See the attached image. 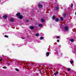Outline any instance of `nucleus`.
Returning a JSON list of instances; mask_svg holds the SVG:
<instances>
[{
	"label": "nucleus",
	"instance_id": "obj_1",
	"mask_svg": "<svg viewBox=\"0 0 76 76\" xmlns=\"http://www.w3.org/2000/svg\"><path fill=\"white\" fill-rule=\"evenodd\" d=\"M17 16H18L19 19H23V16L21 15L19 13H18L17 14Z\"/></svg>",
	"mask_w": 76,
	"mask_h": 76
},
{
	"label": "nucleus",
	"instance_id": "obj_2",
	"mask_svg": "<svg viewBox=\"0 0 76 76\" xmlns=\"http://www.w3.org/2000/svg\"><path fill=\"white\" fill-rule=\"evenodd\" d=\"M69 29V27L68 26H66L65 27V31H68Z\"/></svg>",
	"mask_w": 76,
	"mask_h": 76
},
{
	"label": "nucleus",
	"instance_id": "obj_3",
	"mask_svg": "<svg viewBox=\"0 0 76 76\" xmlns=\"http://www.w3.org/2000/svg\"><path fill=\"white\" fill-rule=\"evenodd\" d=\"M3 19H7V16L6 15H4L3 16Z\"/></svg>",
	"mask_w": 76,
	"mask_h": 76
},
{
	"label": "nucleus",
	"instance_id": "obj_4",
	"mask_svg": "<svg viewBox=\"0 0 76 76\" xmlns=\"http://www.w3.org/2000/svg\"><path fill=\"white\" fill-rule=\"evenodd\" d=\"M38 6L39 7V8H41L42 7V5L41 4H39Z\"/></svg>",
	"mask_w": 76,
	"mask_h": 76
},
{
	"label": "nucleus",
	"instance_id": "obj_5",
	"mask_svg": "<svg viewBox=\"0 0 76 76\" xmlns=\"http://www.w3.org/2000/svg\"><path fill=\"white\" fill-rule=\"evenodd\" d=\"M30 28L31 29H34V26H31Z\"/></svg>",
	"mask_w": 76,
	"mask_h": 76
},
{
	"label": "nucleus",
	"instance_id": "obj_6",
	"mask_svg": "<svg viewBox=\"0 0 76 76\" xmlns=\"http://www.w3.org/2000/svg\"><path fill=\"white\" fill-rule=\"evenodd\" d=\"M58 73V72H57L55 73L54 74V75H55V76H57Z\"/></svg>",
	"mask_w": 76,
	"mask_h": 76
},
{
	"label": "nucleus",
	"instance_id": "obj_7",
	"mask_svg": "<svg viewBox=\"0 0 76 76\" xmlns=\"http://www.w3.org/2000/svg\"><path fill=\"white\" fill-rule=\"evenodd\" d=\"M47 57H48L50 55V53L49 52H47L46 53Z\"/></svg>",
	"mask_w": 76,
	"mask_h": 76
},
{
	"label": "nucleus",
	"instance_id": "obj_8",
	"mask_svg": "<svg viewBox=\"0 0 76 76\" xmlns=\"http://www.w3.org/2000/svg\"><path fill=\"white\" fill-rule=\"evenodd\" d=\"M10 22H14V19L13 18L11 19Z\"/></svg>",
	"mask_w": 76,
	"mask_h": 76
},
{
	"label": "nucleus",
	"instance_id": "obj_9",
	"mask_svg": "<svg viewBox=\"0 0 76 76\" xmlns=\"http://www.w3.org/2000/svg\"><path fill=\"white\" fill-rule=\"evenodd\" d=\"M70 62L71 64H72V63H73V60L71 59L70 61Z\"/></svg>",
	"mask_w": 76,
	"mask_h": 76
},
{
	"label": "nucleus",
	"instance_id": "obj_10",
	"mask_svg": "<svg viewBox=\"0 0 76 76\" xmlns=\"http://www.w3.org/2000/svg\"><path fill=\"white\" fill-rule=\"evenodd\" d=\"M41 21L42 22H45V20H44V19L42 18L41 19Z\"/></svg>",
	"mask_w": 76,
	"mask_h": 76
},
{
	"label": "nucleus",
	"instance_id": "obj_11",
	"mask_svg": "<svg viewBox=\"0 0 76 76\" xmlns=\"http://www.w3.org/2000/svg\"><path fill=\"white\" fill-rule=\"evenodd\" d=\"M59 20V19L58 18H56V22H58Z\"/></svg>",
	"mask_w": 76,
	"mask_h": 76
},
{
	"label": "nucleus",
	"instance_id": "obj_12",
	"mask_svg": "<svg viewBox=\"0 0 76 76\" xmlns=\"http://www.w3.org/2000/svg\"><path fill=\"white\" fill-rule=\"evenodd\" d=\"M70 41L72 42H74V39H71L70 40Z\"/></svg>",
	"mask_w": 76,
	"mask_h": 76
},
{
	"label": "nucleus",
	"instance_id": "obj_13",
	"mask_svg": "<svg viewBox=\"0 0 76 76\" xmlns=\"http://www.w3.org/2000/svg\"><path fill=\"white\" fill-rule=\"evenodd\" d=\"M39 34H36L35 35L36 37H38L39 35Z\"/></svg>",
	"mask_w": 76,
	"mask_h": 76
},
{
	"label": "nucleus",
	"instance_id": "obj_14",
	"mask_svg": "<svg viewBox=\"0 0 76 76\" xmlns=\"http://www.w3.org/2000/svg\"><path fill=\"white\" fill-rule=\"evenodd\" d=\"M39 27H41L42 26V24H40L39 25Z\"/></svg>",
	"mask_w": 76,
	"mask_h": 76
},
{
	"label": "nucleus",
	"instance_id": "obj_15",
	"mask_svg": "<svg viewBox=\"0 0 76 76\" xmlns=\"http://www.w3.org/2000/svg\"><path fill=\"white\" fill-rule=\"evenodd\" d=\"M56 18V16H54L53 17V19H55V18Z\"/></svg>",
	"mask_w": 76,
	"mask_h": 76
},
{
	"label": "nucleus",
	"instance_id": "obj_16",
	"mask_svg": "<svg viewBox=\"0 0 76 76\" xmlns=\"http://www.w3.org/2000/svg\"><path fill=\"white\" fill-rule=\"evenodd\" d=\"M43 38L42 37H40V39H41V40H42V39H43Z\"/></svg>",
	"mask_w": 76,
	"mask_h": 76
},
{
	"label": "nucleus",
	"instance_id": "obj_17",
	"mask_svg": "<svg viewBox=\"0 0 76 76\" xmlns=\"http://www.w3.org/2000/svg\"><path fill=\"white\" fill-rule=\"evenodd\" d=\"M61 19L62 21H63V17L61 18Z\"/></svg>",
	"mask_w": 76,
	"mask_h": 76
},
{
	"label": "nucleus",
	"instance_id": "obj_18",
	"mask_svg": "<svg viewBox=\"0 0 76 76\" xmlns=\"http://www.w3.org/2000/svg\"><path fill=\"white\" fill-rule=\"evenodd\" d=\"M56 10H58V7H56Z\"/></svg>",
	"mask_w": 76,
	"mask_h": 76
},
{
	"label": "nucleus",
	"instance_id": "obj_19",
	"mask_svg": "<svg viewBox=\"0 0 76 76\" xmlns=\"http://www.w3.org/2000/svg\"><path fill=\"white\" fill-rule=\"evenodd\" d=\"M67 70L68 71H70V68H68L67 69Z\"/></svg>",
	"mask_w": 76,
	"mask_h": 76
},
{
	"label": "nucleus",
	"instance_id": "obj_20",
	"mask_svg": "<svg viewBox=\"0 0 76 76\" xmlns=\"http://www.w3.org/2000/svg\"><path fill=\"white\" fill-rule=\"evenodd\" d=\"M5 37H6V38H8V36H7L6 35H5Z\"/></svg>",
	"mask_w": 76,
	"mask_h": 76
},
{
	"label": "nucleus",
	"instance_id": "obj_21",
	"mask_svg": "<svg viewBox=\"0 0 76 76\" xmlns=\"http://www.w3.org/2000/svg\"><path fill=\"white\" fill-rule=\"evenodd\" d=\"M71 7H73V4H71Z\"/></svg>",
	"mask_w": 76,
	"mask_h": 76
},
{
	"label": "nucleus",
	"instance_id": "obj_22",
	"mask_svg": "<svg viewBox=\"0 0 76 76\" xmlns=\"http://www.w3.org/2000/svg\"><path fill=\"white\" fill-rule=\"evenodd\" d=\"M16 70V71H17L18 72L19 71V69H15Z\"/></svg>",
	"mask_w": 76,
	"mask_h": 76
},
{
	"label": "nucleus",
	"instance_id": "obj_23",
	"mask_svg": "<svg viewBox=\"0 0 76 76\" xmlns=\"http://www.w3.org/2000/svg\"><path fill=\"white\" fill-rule=\"evenodd\" d=\"M3 68L4 69H6V67H3Z\"/></svg>",
	"mask_w": 76,
	"mask_h": 76
},
{
	"label": "nucleus",
	"instance_id": "obj_24",
	"mask_svg": "<svg viewBox=\"0 0 76 76\" xmlns=\"http://www.w3.org/2000/svg\"><path fill=\"white\" fill-rule=\"evenodd\" d=\"M56 38H60V37H58V36H57Z\"/></svg>",
	"mask_w": 76,
	"mask_h": 76
},
{
	"label": "nucleus",
	"instance_id": "obj_25",
	"mask_svg": "<svg viewBox=\"0 0 76 76\" xmlns=\"http://www.w3.org/2000/svg\"><path fill=\"white\" fill-rule=\"evenodd\" d=\"M59 41H60L59 40H57V42H59Z\"/></svg>",
	"mask_w": 76,
	"mask_h": 76
},
{
	"label": "nucleus",
	"instance_id": "obj_26",
	"mask_svg": "<svg viewBox=\"0 0 76 76\" xmlns=\"http://www.w3.org/2000/svg\"><path fill=\"white\" fill-rule=\"evenodd\" d=\"M1 60H2V59H0V61H1Z\"/></svg>",
	"mask_w": 76,
	"mask_h": 76
},
{
	"label": "nucleus",
	"instance_id": "obj_27",
	"mask_svg": "<svg viewBox=\"0 0 76 76\" xmlns=\"http://www.w3.org/2000/svg\"><path fill=\"white\" fill-rule=\"evenodd\" d=\"M64 16H66V14H64Z\"/></svg>",
	"mask_w": 76,
	"mask_h": 76
},
{
	"label": "nucleus",
	"instance_id": "obj_28",
	"mask_svg": "<svg viewBox=\"0 0 76 76\" xmlns=\"http://www.w3.org/2000/svg\"><path fill=\"white\" fill-rule=\"evenodd\" d=\"M21 38L22 39H24V38H23V37H21Z\"/></svg>",
	"mask_w": 76,
	"mask_h": 76
},
{
	"label": "nucleus",
	"instance_id": "obj_29",
	"mask_svg": "<svg viewBox=\"0 0 76 76\" xmlns=\"http://www.w3.org/2000/svg\"><path fill=\"white\" fill-rule=\"evenodd\" d=\"M26 22H28V20H26Z\"/></svg>",
	"mask_w": 76,
	"mask_h": 76
},
{
	"label": "nucleus",
	"instance_id": "obj_30",
	"mask_svg": "<svg viewBox=\"0 0 76 76\" xmlns=\"http://www.w3.org/2000/svg\"><path fill=\"white\" fill-rule=\"evenodd\" d=\"M0 2H1V1H0Z\"/></svg>",
	"mask_w": 76,
	"mask_h": 76
}]
</instances>
